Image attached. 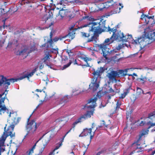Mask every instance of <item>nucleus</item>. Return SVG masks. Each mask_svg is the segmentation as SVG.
<instances>
[{
    "label": "nucleus",
    "instance_id": "58",
    "mask_svg": "<svg viewBox=\"0 0 155 155\" xmlns=\"http://www.w3.org/2000/svg\"><path fill=\"white\" fill-rule=\"evenodd\" d=\"M94 123H93L92 124V127H91V129L93 128L94 127Z\"/></svg>",
    "mask_w": 155,
    "mask_h": 155
},
{
    "label": "nucleus",
    "instance_id": "53",
    "mask_svg": "<svg viewBox=\"0 0 155 155\" xmlns=\"http://www.w3.org/2000/svg\"><path fill=\"white\" fill-rule=\"evenodd\" d=\"M144 124V122H143V121H141V122L139 124V125L140 126H142Z\"/></svg>",
    "mask_w": 155,
    "mask_h": 155
},
{
    "label": "nucleus",
    "instance_id": "10",
    "mask_svg": "<svg viewBox=\"0 0 155 155\" xmlns=\"http://www.w3.org/2000/svg\"><path fill=\"white\" fill-rule=\"evenodd\" d=\"M116 36H115V39H117L119 40L125 42L130 41H131L132 42V41L134 40L133 39L132 35H131L124 36L123 33H121L120 31L117 33L116 32Z\"/></svg>",
    "mask_w": 155,
    "mask_h": 155
},
{
    "label": "nucleus",
    "instance_id": "56",
    "mask_svg": "<svg viewBox=\"0 0 155 155\" xmlns=\"http://www.w3.org/2000/svg\"><path fill=\"white\" fill-rule=\"evenodd\" d=\"M53 25V22H51L50 23L49 26L47 28H48L49 27H50L51 25Z\"/></svg>",
    "mask_w": 155,
    "mask_h": 155
},
{
    "label": "nucleus",
    "instance_id": "5",
    "mask_svg": "<svg viewBox=\"0 0 155 155\" xmlns=\"http://www.w3.org/2000/svg\"><path fill=\"white\" fill-rule=\"evenodd\" d=\"M104 29L105 31H108L110 33H111V32H112L113 33L112 36L110 38L106 39L103 44L101 45H105V46L106 47V48H107L108 46L113 43L114 40H117V39H115V36H116V33L117 30L116 27L113 28H110V27L108 26V28H107L105 27V23H104Z\"/></svg>",
    "mask_w": 155,
    "mask_h": 155
},
{
    "label": "nucleus",
    "instance_id": "8",
    "mask_svg": "<svg viewBox=\"0 0 155 155\" xmlns=\"http://www.w3.org/2000/svg\"><path fill=\"white\" fill-rule=\"evenodd\" d=\"M148 40L146 36L143 35L142 37L138 38L137 40H133L131 43L135 45L139 44L140 48L143 49L149 44Z\"/></svg>",
    "mask_w": 155,
    "mask_h": 155
},
{
    "label": "nucleus",
    "instance_id": "63",
    "mask_svg": "<svg viewBox=\"0 0 155 155\" xmlns=\"http://www.w3.org/2000/svg\"><path fill=\"white\" fill-rule=\"evenodd\" d=\"M83 135H84L83 134H80L79 135V137H81V136H83Z\"/></svg>",
    "mask_w": 155,
    "mask_h": 155
},
{
    "label": "nucleus",
    "instance_id": "21",
    "mask_svg": "<svg viewBox=\"0 0 155 155\" xmlns=\"http://www.w3.org/2000/svg\"><path fill=\"white\" fill-rule=\"evenodd\" d=\"M6 138V137L4 136L0 138V155H1V152H3L5 150V148L3 147Z\"/></svg>",
    "mask_w": 155,
    "mask_h": 155
},
{
    "label": "nucleus",
    "instance_id": "36",
    "mask_svg": "<svg viewBox=\"0 0 155 155\" xmlns=\"http://www.w3.org/2000/svg\"><path fill=\"white\" fill-rule=\"evenodd\" d=\"M118 51V50L116 48L113 49V50H111L110 52L111 54H113L117 52Z\"/></svg>",
    "mask_w": 155,
    "mask_h": 155
},
{
    "label": "nucleus",
    "instance_id": "4",
    "mask_svg": "<svg viewBox=\"0 0 155 155\" xmlns=\"http://www.w3.org/2000/svg\"><path fill=\"white\" fill-rule=\"evenodd\" d=\"M148 117L151 120L152 122L149 121L147 122L148 124L150 125V126L148 127L147 129L143 130L140 132L139 140H140L142 137L148 134L149 131L148 129L151 127L155 126V111L149 114ZM153 131H155V127L152 130V132Z\"/></svg>",
    "mask_w": 155,
    "mask_h": 155
},
{
    "label": "nucleus",
    "instance_id": "41",
    "mask_svg": "<svg viewBox=\"0 0 155 155\" xmlns=\"http://www.w3.org/2000/svg\"><path fill=\"white\" fill-rule=\"evenodd\" d=\"M45 134L43 135V136L41 137L40 139L37 141V142H36V143H35V144L33 146V147H32V148L31 149H33H33L35 148V146H36V144L42 138V137H43V136H44Z\"/></svg>",
    "mask_w": 155,
    "mask_h": 155
},
{
    "label": "nucleus",
    "instance_id": "7",
    "mask_svg": "<svg viewBox=\"0 0 155 155\" xmlns=\"http://www.w3.org/2000/svg\"><path fill=\"white\" fill-rule=\"evenodd\" d=\"M75 34V31H73L71 32H69L67 35L64 36H60L59 37H56L53 39H50L48 40L47 43L42 45V47L46 46L47 48H49V47H51L52 45L54 42H56L59 40H62L63 38H65L67 36L69 37L70 38L72 39L74 37V35Z\"/></svg>",
    "mask_w": 155,
    "mask_h": 155
},
{
    "label": "nucleus",
    "instance_id": "22",
    "mask_svg": "<svg viewBox=\"0 0 155 155\" xmlns=\"http://www.w3.org/2000/svg\"><path fill=\"white\" fill-rule=\"evenodd\" d=\"M91 128L87 129L86 128L84 130L82 134L84 136H86L88 134L90 135V139L91 140L93 137V136L91 135Z\"/></svg>",
    "mask_w": 155,
    "mask_h": 155
},
{
    "label": "nucleus",
    "instance_id": "30",
    "mask_svg": "<svg viewBox=\"0 0 155 155\" xmlns=\"http://www.w3.org/2000/svg\"><path fill=\"white\" fill-rule=\"evenodd\" d=\"M146 17H147L148 19H150V18L153 19L154 18V16H149L148 15H145L143 14L141 15V18L142 19L143 18H145V20H146Z\"/></svg>",
    "mask_w": 155,
    "mask_h": 155
},
{
    "label": "nucleus",
    "instance_id": "62",
    "mask_svg": "<svg viewBox=\"0 0 155 155\" xmlns=\"http://www.w3.org/2000/svg\"><path fill=\"white\" fill-rule=\"evenodd\" d=\"M155 153V150L152 152V155H153Z\"/></svg>",
    "mask_w": 155,
    "mask_h": 155
},
{
    "label": "nucleus",
    "instance_id": "49",
    "mask_svg": "<svg viewBox=\"0 0 155 155\" xmlns=\"http://www.w3.org/2000/svg\"><path fill=\"white\" fill-rule=\"evenodd\" d=\"M52 35H53V34L52 32V31H51V32H50V39H52Z\"/></svg>",
    "mask_w": 155,
    "mask_h": 155
},
{
    "label": "nucleus",
    "instance_id": "16",
    "mask_svg": "<svg viewBox=\"0 0 155 155\" xmlns=\"http://www.w3.org/2000/svg\"><path fill=\"white\" fill-rule=\"evenodd\" d=\"M68 95L63 96L62 94L59 95L58 97V99L57 101H59L58 102V104H61L63 103L67 102L68 99Z\"/></svg>",
    "mask_w": 155,
    "mask_h": 155
},
{
    "label": "nucleus",
    "instance_id": "13",
    "mask_svg": "<svg viewBox=\"0 0 155 155\" xmlns=\"http://www.w3.org/2000/svg\"><path fill=\"white\" fill-rule=\"evenodd\" d=\"M57 11L58 12L56 13V14H53V15H56V18L57 20L62 19L68 14V12L66 9H60L59 11L58 10Z\"/></svg>",
    "mask_w": 155,
    "mask_h": 155
},
{
    "label": "nucleus",
    "instance_id": "33",
    "mask_svg": "<svg viewBox=\"0 0 155 155\" xmlns=\"http://www.w3.org/2000/svg\"><path fill=\"white\" fill-rule=\"evenodd\" d=\"M83 60L85 62H86L87 63V66L89 67L90 66L89 64H88L87 63V61H91L92 60V59L90 58H88L87 57L83 58Z\"/></svg>",
    "mask_w": 155,
    "mask_h": 155
},
{
    "label": "nucleus",
    "instance_id": "18",
    "mask_svg": "<svg viewBox=\"0 0 155 155\" xmlns=\"http://www.w3.org/2000/svg\"><path fill=\"white\" fill-rule=\"evenodd\" d=\"M94 110V109H92L90 111H87L86 114L81 116V117H82V119H83L84 120H85L88 118H90L91 116L93 115Z\"/></svg>",
    "mask_w": 155,
    "mask_h": 155
},
{
    "label": "nucleus",
    "instance_id": "54",
    "mask_svg": "<svg viewBox=\"0 0 155 155\" xmlns=\"http://www.w3.org/2000/svg\"><path fill=\"white\" fill-rule=\"evenodd\" d=\"M36 91L37 92H41L43 91V90H39V89H37L36 90Z\"/></svg>",
    "mask_w": 155,
    "mask_h": 155
},
{
    "label": "nucleus",
    "instance_id": "45",
    "mask_svg": "<svg viewBox=\"0 0 155 155\" xmlns=\"http://www.w3.org/2000/svg\"><path fill=\"white\" fill-rule=\"evenodd\" d=\"M121 47H122L121 45H119L117 47H116V48L118 51L121 49Z\"/></svg>",
    "mask_w": 155,
    "mask_h": 155
},
{
    "label": "nucleus",
    "instance_id": "14",
    "mask_svg": "<svg viewBox=\"0 0 155 155\" xmlns=\"http://www.w3.org/2000/svg\"><path fill=\"white\" fill-rule=\"evenodd\" d=\"M35 48V45L29 47L28 48H25L24 49L21 51L19 52V55H25V56H27L28 54L31 52V51L33 50Z\"/></svg>",
    "mask_w": 155,
    "mask_h": 155
},
{
    "label": "nucleus",
    "instance_id": "12",
    "mask_svg": "<svg viewBox=\"0 0 155 155\" xmlns=\"http://www.w3.org/2000/svg\"><path fill=\"white\" fill-rule=\"evenodd\" d=\"M98 94L96 95V97L93 99L91 98L88 101L87 104L85 105L83 109H86V108L89 109H94V108L96 106V102L97 100V97L99 98V96L98 95Z\"/></svg>",
    "mask_w": 155,
    "mask_h": 155
},
{
    "label": "nucleus",
    "instance_id": "64",
    "mask_svg": "<svg viewBox=\"0 0 155 155\" xmlns=\"http://www.w3.org/2000/svg\"><path fill=\"white\" fill-rule=\"evenodd\" d=\"M71 154H72L73 155H74L73 152H71Z\"/></svg>",
    "mask_w": 155,
    "mask_h": 155
},
{
    "label": "nucleus",
    "instance_id": "50",
    "mask_svg": "<svg viewBox=\"0 0 155 155\" xmlns=\"http://www.w3.org/2000/svg\"><path fill=\"white\" fill-rule=\"evenodd\" d=\"M44 65L42 64L39 66V68L40 69H42Z\"/></svg>",
    "mask_w": 155,
    "mask_h": 155
},
{
    "label": "nucleus",
    "instance_id": "17",
    "mask_svg": "<svg viewBox=\"0 0 155 155\" xmlns=\"http://www.w3.org/2000/svg\"><path fill=\"white\" fill-rule=\"evenodd\" d=\"M14 127V125H11L9 127L7 131V135L10 136V137L12 138L14 137L15 136V133L13 132Z\"/></svg>",
    "mask_w": 155,
    "mask_h": 155
},
{
    "label": "nucleus",
    "instance_id": "19",
    "mask_svg": "<svg viewBox=\"0 0 155 155\" xmlns=\"http://www.w3.org/2000/svg\"><path fill=\"white\" fill-rule=\"evenodd\" d=\"M99 47L100 49L102 51L103 56L106 58H107V54L108 53L110 52L108 50L109 49L106 48V47L104 45H100Z\"/></svg>",
    "mask_w": 155,
    "mask_h": 155
},
{
    "label": "nucleus",
    "instance_id": "9",
    "mask_svg": "<svg viewBox=\"0 0 155 155\" xmlns=\"http://www.w3.org/2000/svg\"><path fill=\"white\" fill-rule=\"evenodd\" d=\"M65 3L64 0H61L58 2L56 4L57 8H51L49 11V14L50 17H52L53 14H56L58 12L57 10L65 8Z\"/></svg>",
    "mask_w": 155,
    "mask_h": 155
},
{
    "label": "nucleus",
    "instance_id": "43",
    "mask_svg": "<svg viewBox=\"0 0 155 155\" xmlns=\"http://www.w3.org/2000/svg\"><path fill=\"white\" fill-rule=\"evenodd\" d=\"M35 0H25V3H29L31 2H33Z\"/></svg>",
    "mask_w": 155,
    "mask_h": 155
},
{
    "label": "nucleus",
    "instance_id": "61",
    "mask_svg": "<svg viewBox=\"0 0 155 155\" xmlns=\"http://www.w3.org/2000/svg\"><path fill=\"white\" fill-rule=\"evenodd\" d=\"M64 138V137H63L62 138V140H61V143H62V142L63 141Z\"/></svg>",
    "mask_w": 155,
    "mask_h": 155
},
{
    "label": "nucleus",
    "instance_id": "20",
    "mask_svg": "<svg viewBox=\"0 0 155 155\" xmlns=\"http://www.w3.org/2000/svg\"><path fill=\"white\" fill-rule=\"evenodd\" d=\"M6 138V137L4 136L0 138V155H1V152H3L5 150V148L3 147Z\"/></svg>",
    "mask_w": 155,
    "mask_h": 155
},
{
    "label": "nucleus",
    "instance_id": "31",
    "mask_svg": "<svg viewBox=\"0 0 155 155\" xmlns=\"http://www.w3.org/2000/svg\"><path fill=\"white\" fill-rule=\"evenodd\" d=\"M147 80L146 78L144 77L141 78H138V81L140 82L142 84H144L146 81Z\"/></svg>",
    "mask_w": 155,
    "mask_h": 155
},
{
    "label": "nucleus",
    "instance_id": "38",
    "mask_svg": "<svg viewBox=\"0 0 155 155\" xmlns=\"http://www.w3.org/2000/svg\"><path fill=\"white\" fill-rule=\"evenodd\" d=\"M58 48L57 47H56L54 48H52L51 50V51L53 52H55V53H56V52H57V53H58Z\"/></svg>",
    "mask_w": 155,
    "mask_h": 155
},
{
    "label": "nucleus",
    "instance_id": "35",
    "mask_svg": "<svg viewBox=\"0 0 155 155\" xmlns=\"http://www.w3.org/2000/svg\"><path fill=\"white\" fill-rule=\"evenodd\" d=\"M104 154L107 152V149L106 147L103 148L101 150Z\"/></svg>",
    "mask_w": 155,
    "mask_h": 155
},
{
    "label": "nucleus",
    "instance_id": "51",
    "mask_svg": "<svg viewBox=\"0 0 155 155\" xmlns=\"http://www.w3.org/2000/svg\"><path fill=\"white\" fill-rule=\"evenodd\" d=\"M2 10L3 9L0 8V17H1L2 14Z\"/></svg>",
    "mask_w": 155,
    "mask_h": 155
},
{
    "label": "nucleus",
    "instance_id": "57",
    "mask_svg": "<svg viewBox=\"0 0 155 155\" xmlns=\"http://www.w3.org/2000/svg\"><path fill=\"white\" fill-rule=\"evenodd\" d=\"M119 5L120 6H121V8H119L120 9L121 8H123V5H121V4L120 3H119Z\"/></svg>",
    "mask_w": 155,
    "mask_h": 155
},
{
    "label": "nucleus",
    "instance_id": "44",
    "mask_svg": "<svg viewBox=\"0 0 155 155\" xmlns=\"http://www.w3.org/2000/svg\"><path fill=\"white\" fill-rule=\"evenodd\" d=\"M40 102H40V104H39L38 105V106L37 107H36V109H35V110H34V111H33V112H34L36 110V109L38 108V107H39V106L40 105H41V104H42V103H43V101H40Z\"/></svg>",
    "mask_w": 155,
    "mask_h": 155
},
{
    "label": "nucleus",
    "instance_id": "29",
    "mask_svg": "<svg viewBox=\"0 0 155 155\" xmlns=\"http://www.w3.org/2000/svg\"><path fill=\"white\" fill-rule=\"evenodd\" d=\"M129 92V89H126L125 91L124 92V93L121 94L120 97L122 98H124L126 95Z\"/></svg>",
    "mask_w": 155,
    "mask_h": 155
},
{
    "label": "nucleus",
    "instance_id": "28",
    "mask_svg": "<svg viewBox=\"0 0 155 155\" xmlns=\"http://www.w3.org/2000/svg\"><path fill=\"white\" fill-rule=\"evenodd\" d=\"M2 103V102L1 103L0 106V108L1 107V108L0 109L1 112H3V113H4L5 112H7V113L8 114V110L7 108H6L5 106L4 105L3 106H2L1 104ZM3 103H4V102Z\"/></svg>",
    "mask_w": 155,
    "mask_h": 155
},
{
    "label": "nucleus",
    "instance_id": "42",
    "mask_svg": "<svg viewBox=\"0 0 155 155\" xmlns=\"http://www.w3.org/2000/svg\"><path fill=\"white\" fill-rule=\"evenodd\" d=\"M107 93H114V91L112 89L111 87H110L109 91H108Z\"/></svg>",
    "mask_w": 155,
    "mask_h": 155
},
{
    "label": "nucleus",
    "instance_id": "60",
    "mask_svg": "<svg viewBox=\"0 0 155 155\" xmlns=\"http://www.w3.org/2000/svg\"><path fill=\"white\" fill-rule=\"evenodd\" d=\"M105 105H104V106H102V103H101V105L100 106V108H101V107H104Z\"/></svg>",
    "mask_w": 155,
    "mask_h": 155
},
{
    "label": "nucleus",
    "instance_id": "34",
    "mask_svg": "<svg viewBox=\"0 0 155 155\" xmlns=\"http://www.w3.org/2000/svg\"><path fill=\"white\" fill-rule=\"evenodd\" d=\"M103 126H105L106 127H107V126L105 125V122L104 120H102L101 121V125L98 126V127L97 128V129L98 128H101Z\"/></svg>",
    "mask_w": 155,
    "mask_h": 155
},
{
    "label": "nucleus",
    "instance_id": "59",
    "mask_svg": "<svg viewBox=\"0 0 155 155\" xmlns=\"http://www.w3.org/2000/svg\"><path fill=\"white\" fill-rule=\"evenodd\" d=\"M49 155H54V154L53 152H51L49 153Z\"/></svg>",
    "mask_w": 155,
    "mask_h": 155
},
{
    "label": "nucleus",
    "instance_id": "47",
    "mask_svg": "<svg viewBox=\"0 0 155 155\" xmlns=\"http://www.w3.org/2000/svg\"><path fill=\"white\" fill-rule=\"evenodd\" d=\"M101 154L104 155V154L102 153V152L101 151H100L99 152H98L96 154L97 155H100Z\"/></svg>",
    "mask_w": 155,
    "mask_h": 155
},
{
    "label": "nucleus",
    "instance_id": "27",
    "mask_svg": "<svg viewBox=\"0 0 155 155\" xmlns=\"http://www.w3.org/2000/svg\"><path fill=\"white\" fill-rule=\"evenodd\" d=\"M67 119L66 117H63L59 118L56 120V121L57 122H60L63 121L64 122L63 123L64 124L67 121Z\"/></svg>",
    "mask_w": 155,
    "mask_h": 155
},
{
    "label": "nucleus",
    "instance_id": "37",
    "mask_svg": "<svg viewBox=\"0 0 155 155\" xmlns=\"http://www.w3.org/2000/svg\"><path fill=\"white\" fill-rule=\"evenodd\" d=\"M82 35L83 37H87L89 36V34H87L84 32H81Z\"/></svg>",
    "mask_w": 155,
    "mask_h": 155
},
{
    "label": "nucleus",
    "instance_id": "48",
    "mask_svg": "<svg viewBox=\"0 0 155 155\" xmlns=\"http://www.w3.org/2000/svg\"><path fill=\"white\" fill-rule=\"evenodd\" d=\"M74 25H72L71 27L69 28V29L70 30H73L74 27Z\"/></svg>",
    "mask_w": 155,
    "mask_h": 155
},
{
    "label": "nucleus",
    "instance_id": "52",
    "mask_svg": "<svg viewBox=\"0 0 155 155\" xmlns=\"http://www.w3.org/2000/svg\"><path fill=\"white\" fill-rule=\"evenodd\" d=\"M114 94H113V95H111V96H113L114 95ZM111 96L110 95H108V96H107V97L108 98V99H111Z\"/></svg>",
    "mask_w": 155,
    "mask_h": 155
},
{
    "label": "nucleus",
    "instance_id": "40",
    "mask_svg": "<svg viewBox=\"0 0 155 155\" xmlns=\"http://www.w3.org/2000/svg\"><path fill=\"white\" fill-rule=\"evenodd\" d=\"M117 106H116V109L120 107V105H121V103L120 102H119V101H118L117 102Z\"/></svg>",
    "mask_w": 155,
    "mask_h": 155
},
{
    "label": "nucleus",
    "instance_id": "25",
    "mask_svg": "<svg viewBox=\"0 0 155 155\" xmlns=\"http://www.w3.org/2000/svg\"><path fill=\"white\" fill-rule=\"evenodd\" d=\"M83 120L82 119V117H80L78 119H77L72 124V128L73 129V130H74V128L75 127L76 125L79 122H81Z\"/></svg>",
    "mask_w": 155,
    "mask_h": 155
},
{
    "label": "nucleus",
    "instance_id": "15",
    "mask_svg": "<svg viewBox=\"0 0 155 155\" xmlns=\"http://www.w3.org/2000/svg\"><path fill=\"white\" fill-rule=\"evenodd\" d=\"M66 51V52L69 55V56L70 61L69 63L66 64L64 65V68H65L68 67L71 65L72 63L73 62V61L75 60L74 58L73 57H72V56L74 54L71 51L68 49H67Z\"/></svg>",
    "mask_w": 155,
    "mask_h": 155
},
{
    "label": "nucleus",
    "instance_id": "55",
    "mask_svg": "<svg viewBox=\"0 0 155 155\" xmlns=\"http://www.w3.org/2000/svg\"><path fill=\"white\" fill-rule=\"evenodd\" d=\"M73 63H74V64H77L76 59H75L74 61H73Z\"/></svg>",
    "mask_w": 155,
    "mask_h": 155
},
{
    "label": "nucleus",
    "instance_id": "2",
    "mask_svg": "<svg viewBox=\"0 0 155 155\" xmlns=\"http://www.w3.org/2000/svg\"><path fill=\"white\" fill-rule=\"evenodd\" d=\"M84 18H87L88 20L92 21L90 22L89 24L86 25H85V27L88 26L91 28L89 29L90 31L93 32L94 35L96 34L100 33L101 29L103 28L101 26V22H95L93 21H95L93 17H89V16H85Z\"/></svg>",
    "mask_w": 155,
    "mask_h": 155
},
{
    "label": "nucleus",
    "instance_id": "3",
    "mask_svg": "<svg viewBox=\"0 0 155 155\" xmlns=\"http://www.w3.org/2000/svg\"><path fill=\"white\" fill-rule=\"evenodd\" d=\"M105 69L103 67H100L95 71L94 70L92 74L94 76L89 86V88L92 89L93 91H96L99 87V82L97 81V77L101 76L102 74L104 72Z\"/></svg>",
    "mask_w": 155,
    "mask_h": 155
},
{
    "label": "nucleus",
    "instance_id": "6",
    "mask_svg": "<svg viewBox=\"0 0 155 155\" xmlns=\"http://www.w3.org/2000/svg\"><path fill=\"white\" fill-rule=\"evenodd\" d=\"M29 118L28 119L27 124L26 126V130L27 133L25 136L24 139L27 135L30 136L35 133L38 128L37 123L34 120L29 122Z\"/></svg>",
    "mask_w": 155,
    "mask_h": 155
},
{
    "label": "nucleus",
    "instance_id": "26",
    "mask_svg": "<svg viewBox=\"0 0 155 155\" xmlns=\"http://www.w3.org/2000/svg\"><path fill=\"white\" fill-rule=\"evenodd\" d=\"M144 94L143 91L140 88L137 87V95L139 96H141Z\"/></svg>",
    "mask_w": 155,
    "mask_h": 155
},
{
    "label": "nucleus",
    "instance_id": "46",
    "mask_svg": "<svg viewBox=\"0 0 155 155\" xmlns=\"http://www.w3.org/2000/svg\"><path fill=\"white\" fill-rule=\"evenodd\" d=\"M73 128H72V127L71 128V129L66 133L65 135L64 136V137H65L66 136V135L69 133L70 132L71 130Z\"/></svg>",
    "mask_w": 155,
    "mask_h": 155
},
{
    "label": "nucleus",
    "instance_id": "32",
    "mask_svg": "<svg viewBox=\"0 0 155 155\" xmlns=\"http://www.w3.org/2000/svg\"><path fill=\"white\" fill-rule=\"evenodd\" d=\"M43 150H44V148L41 151L39 152V153L38 154L36 155H41ZM33 152H34V151H33V149H31L29 151V152L28 153V155H32V153H33Z\"/></svg>",
    "mask_w": 155,
    "mask_h": 155
},
{
    "label": "nucleus",
    "instance_id": "39",
    "mask_svg": "<svg viewBox=\"0 0 155 155\" xmlns=\"http://www.w3.org/2000/svg\"><path fill=\"white\" fill-rule=\"evenodd\" d=\"M62 145V143H60L58 145L56 146L54 150V151L55 150L58 149Z\"/></svg>",
    "mask_w": 155,
    "mask_h": 155
},
{
    "label": "nucleus",
    "instance_id": "11",
    "mask_svg": "<svg viewBox=\"0 0 155 155\" xmlns=\"http://www.w3.org/2000/svg\"><path fill=\"white\" fill-rule=\"evenodd\" d=\"M124 74V71L122 70H119L118 72L116 71H112L110 73L108 74L107 77L109 80L113 81L116 80L115 78L117 77L122 76L125 75Z\"/></svg>",
    "mask_w": 155,
    "mask_h": 155
},
{
    "label": "nucleus",
    "instance_id": "24",
    "mask_svg": "<svg viewBox=\"0 0 155 155\" xmlns=\"http://www.w3.org/2000/svg\"><path fill=\"white\" fill-rule=\"evenodd\" d=\"M51 55L48 53H45V56L42 59V61L44 62L45 64L47 63V62L48 61H49V60L50 59V57H51Z\"/></svg>",
    "mask_w": 155,
    "mask_h": 155
},
{
    "label": "nucleus",
    "instance_id": "23",
    "mask_svg": "<svg viewBox=\"0 0 155 155\" xmlns=\"http://www.w3.org/2000/svg\"><path fill=\"white\" fill-rule=\"evenodd\" d=\"M148 40L149 39L155 40V32L150 31L147 34H146L145 35Z\"/></svg>",
    "mask_w": 155,
    "mask_h": 155
},
{
    "label": "nucleus",
    "instance_id": "1",
    "mask_svg": "<svg viewBox=\"0 0 155 155\" xmlns=\"http://www.w3.org/2000/svg\"><path fill=\"white\" fill-rule=\"evenodd\" d=\"M37 68H35L31 73L25 75H22L17 79L11 78L7 79L3 76H0V86L3 84V87L7 89L8 88V86L10 85V83H14L18 80H21L26 78H29L32 76L34 74L36 71Z\"/></svg>",
    "mask_w": 155,
    "mask_h": 155
}]
</instances>
